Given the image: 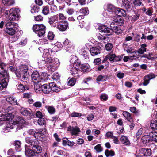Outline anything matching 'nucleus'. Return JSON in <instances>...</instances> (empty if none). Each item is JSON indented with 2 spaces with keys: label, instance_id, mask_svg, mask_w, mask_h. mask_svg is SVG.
Wrapping results in <instances>:
<instances>
[{
  "label": "nucleus",
  "instance_id": "nucleus-56",
  "mask_svg": "<svg viewBox=\"0 0 157 157\" xmlns=\"http://www.w3.org/2000/svg\"><path fill=\"white\" fill-rule=\"evenodd\" d=\"M34 19L36 21H41L43 20V17L40 15H38L34 16Z\"/></svg>",
  "mask_w": 157,
  "mask_h": 157
},
{
  "label": "nucleus",
  "instance_id": "nucleus-59",
  "mask_svg": "<svg viewBox=\"0 0 157 157\" xmlns=\"http://www.w3.org/2000/svg\"><path fill=\"white\" fill-rule=\"evenodd\" d=\"M113 136V131H109L105 134V136L107 138H112Z\"/></svg>",
  "mask_w": 157,
  "mask_h": 157
},
{
  "label": "nucleus",
  "instance_id": "nucleus-55",
  "mask_svg": "<svg viewBox=\"0 0 157 157\" xmlns=\"http://www.w3.org/2000/svg\"><path fill=\"white\" fill-rule=\"evenodd\" d=\"M94 149L98 152H99L102 151V148L101 147V144H98L94 147Z\"/></svg>",
  "mask_w": 157,
  "mask_h": 157
},
{
  "label": "nucleus",
  "instance_id": "nucleus-18",
  "mask_svg": "<svg viewBox=\"0 0 157 157\" xmlns=\"http://www.w3.org/2000/svg\"><path fill=\"white\" fill-rule=\"evenodd\" d=\"M10 119L9 113H5L1 115L0 116V126L4 124L5 121Z\"/></svg>",
  "mask_w": 157,
  "mask_h": 157
},
{
  "label": "nucleus",
  "instance_id": "nucleus-3",
  "mask_svg": "<svg viewBox=\"0 0 157 157\" xmlns=\"http://www.w3.org/2000/svg\"><path fill=\"white\" fill-rule=\"evenodd\" d=\"M5 66V64L3 63H0V81H9V73L5 70L4 67Z\"/></svg>",
  "mask_w": 157,
  "mask_h": 157
},
{
  "label": "nucleus",
  "instance_id": "nucleus-16",
  "mask_svg": "<svg viewBox=\"0 0 157 157\" xmlns=\"http://www.w3.org/2000/svg\"><path fill=\"white\" fill-rule=\"evenodd\" d=\"M20 113L23 115L28 116L29 118L30 117L32 118V116L33 115L32 112L29 111L26 109L24 108L21 107L20 109Z\"/></svg>",
  "mask_w": 157,
  "mask_h": 157
},
{
  "label": "nucleus",
  "instance_id": "nucleus-52",
  "mask_svg": "<svg viewBox=\"0 0 157 157\" xmlns=\"http://www.w3.org/2000/svg\"><path fill=\"white\" fill-rule=\"evenodd\" d=\"M96 80L97 81L99 82L104 81L105 80V76L100 75L98 77Z\"/></svg>",
  "mask_w": 157,
  "mask_h": 157
},
{
  "label": "nucleus",
  "instance_id": "nucleus-33",
  "mask_svg": "<svg viewBox=\"0 0 157 157\" xmlns=\"http://www.w3.org/2000/svg\"><path fill=\"white\" fill-rule=\"evenodd\" d=\"M12 24L14 26V29H12V28L10 27V36L14 35L16 31L18 29V26L17 23H13Z\"/></svg>",
  "mask_w": 157,
  "mask_h": 157
},
{
  "label": "nucleus",
  "instance_id": "nucleus-20",
  "mask_svg": "<svg viewBox=\"0 0 157 157\" xmlns=\"http://www.w3.org/2000/svg\"><path fill=\"white\" fill-rule=\"evenodd\" d=\"M122 6L124 7L126 9L128 10H132V3L128 0H122Z\"/></svg>",
  "mask_w": 157,
  "mask_h": 157
},
{
  "label": "nucleus",
  "instance_id": "nucleus-34",
  "mask_svg": "<svg viewBox=\"0 0 157 157\" xmlns=\"http://www.w3.org/2000/svg\"><path fill=\"white\" fill-rule=\"evenodd\" d=\"M112 32L113 31L117 34L118 35L122 33V30L119 27L117 26H114L113 27L112 29Z\"/></svg>",
  "mask_w": 157,
  "mask_h": 157
},
{
  "label": "nucleus",
  "instance_id": "nucleus-58",
  "mask_svg": "<svg viewBox=\"0 0 157 157\" xmlns=\"http://www.w3.org/2000/svg\"><path fill=\"white\" fill-rule=\"evenodd\" d=\"M14 68L13 67L10 66V70H11L12 71V73H13V74H15L17 77H21V75L20 74H17V72L15 71V70H13Z\"/></svg>",
  "mask_w": 157,
  "mask_h": 157
},
{
  "label": "nucleus",
  "instance_id": "nucleus-43",
  "mask_svg": "<svg viewBox=\"0 0 157 157\" xmlns=\"http://www.w3.org/2000/svg\"><path fill=\"white\" fill-rule=\"evenodd\" d=\"M150 125L152 129H157V121H152Z\"/></svg>",
  "mask_w": 157,
  "mask_h": 157
},
{
  "label": "nucleus",
  "instance_id": "nucleus-62",
  "mask_svg": "<svg viewBox=\"0 0 157 157\" xmlns=\"http://www.w3.org/2000/svg\"><path fill=\"white\" fill-rule=\"evenodd\" d=\"M63 44L65 46H70L71 45V42L67 39H66L63 42Z\"/></svg>",
  "mask_w": 157,
  "mask_h": 157
},
{
  "label": "nucleus",
  "instance_id": "nucleus-28",
  "mask_svg": "<svg viewBox=\"0 0 157 157\" xmlns=\"http://www.w3.org/2000/svg\"><path fill=\"white\" fill-rule=\"evenodd\" d=\"M123 115L128 121L131 122L133 121V119L129 113L124 111L123 112Z\"/></svg>",
  "mask_w": 157,
  "mask_h": 157
},
{
  "label": "nucleus",
  "instance_id": "nucleus-7",
  "mask_svg": "<svg viewBox=\"0 0 157 157\" xmlns=\"http://www.w3.org/2000/svg\"><path fill=\"white\" fill-rule=\"evenodd\" d=\"M9 12H10V10H6L5 12V14L6 16V28L5 30V32L7 33L10 34V22L9 20V16L8 15Z\"/></svg>",
  "mask_w": 157,
  "mask_h": 157
},
{
  "label": "nucleus",
  "instance_id": "nucleus-36",
  "mask_svg": "<svg viewBox=\"0 0 157 157\" xmlns=\"http://www.w3.org/2000/svg\"><path fill=\"white\" fill-rule=\"evenodd\" d=\"M42 9V12L44 14L47 15L49 13V8L48 6H43Z\"/></svg>",
  "mask_w": 157,
  "mask_h": 157
},
{
  "label": "nucleus",
  "instance_id": "nucleus-15",
  "mask_svg": "<svg viewBox=\"0 0 157 157\" xmlns=\"http://www.w3.org/2000/svg\"><path fill=\"white\" fill-rule=\"evenodd\" d=\"M25 121L21 117H18L15 121L12 123H10V129L13 128V125H15L17 124H24Z\"/></svg>",
  "mask_w": 157,
  "mask_h": 157
},
{
  "label": "nucleus",
  "instance_id": "nucleus-29",
  "mask_svg": "<svg viewBox=\"0 0 157 157\" xmlns=\"http://www.w3.org/2000/svg\"><path fill=\"white\" fill-rule=\"evenodd\" d=\"M117 11V14H118V15L121 17H125L126 15L125 11L123 9L118 8Z\"/></svg>",
  "mask_w": 157,
  "mask_h": 157
},
{
  "label": "nucleus",
  "instance_id": "nucleus-63",
  "mask_svg": "<svg viewBox=\"0 0 157 157\" xmlns=\"http://www.w3.org/2000/svg\"><path fill=\"white\" fill-rule=\"evenodd\" d=\"M33 105L36 107H41L42 106V103L40 102L37 101L35 102Z\"/></svg>",
  "mask_w": 157,
  "mask_h": 157
},
{
  "label": "nucleus",
  "instance_id": "nucleus-10",
  "mask_svg": "<svg viewBox=\"0 0 157 157\" xmlns=\"http://www.w3.org/2000/svg\"><path fill=\"white\" fill-rule=\"evenodd\" d=\"M67 131L71 132L72 135H77L80 131L79 128L77 127H71L69 126L67 128Z\"/></svg>",
  "mask_w": 157,
  "mask_h": 157
},
{
  "label": "nucleus",
  "instance_id": "nucleus-39",
  "mask_svg": "<svg viewBox=\"0 0 157 157\" xmlns=\"http://www.w3.org/2000/svg\"><path fill=\"white\" fill-rule=\"evenodd\" d=\"M9 81H5L2 80L0 83V90H3L7 86V83Z\"/></svg>",
  "mask_w": 157,
  "mask_h": 157
},
{
  "label": "nucleus",
  "instance_id": "nucleus-31",
  "mask_svg": "<svg viewBox=\"0 0 157 157\" xmlns=\"http://www.w3.org/2000/svg\"><path fill=\"white\" fill-rule=\"evenodd\" d=\"M90 66L88 64H82L80 66V68L83 72H87L89 71Z\"/></svg>",
  "mask_w": 157,
  "mask_h": 157
},
{
  "label": "nucleus",
  "instance_id": "nucleus-60",
  "mask_svg": "<svg viewBox=\"0 0 157 157\" xmlns=\"http://www.w3.org/2000/svg\"><path fill=\"white\" fill-rule=\"evenodd\" d=\"M36 117L39 118H41L43 117V115L41 112L40 111H37L36 112Z\"/></svg>",
  "mask_w": 157,
  "mask_h": 157
},
{
  "label": "nucleus",
  "instance_id": "nucleus-9",
  "mask_svg": "<svg viewBox=\"0 0 157 157\" xmlns=\"http://www.w3.org/2000/svg\"><path fill=\"white\" fill-rule=\"evenodd\" d=\"M113 20L114 23L120 26L122 25L124 22V19L119 15H116L113 17Z\"/></svg>",
  "mask_w": 157,
  "mask_h": 157
},
{
  "label": "nucleus",
  "instance_id": "nucleus-35",
  "mask_svg": "<svg viewBox=\"0 0 157 157\" xmlns=\"http://www.w3.org/2000/svg\"><path fill=\"white\" fill-rule=\"evenodd\" d=\"M46 108L47 109L49 113L51 114H54L55 112V109L52 106H46Z\"/></svg>",
  "mask_w": 157,
  "mask_h": 157
},
{
  "label": "nucleus",
  "instance_id": "nucleus-32",
  "mask_svg": "<svg viewBox=\"0 0 157 157\" xmlns=\"http://www.w3.org/2000/svg\"><path fill=\"white\" fill-rule=\"evenodd\" d=\"M48 85L49 86L50 88L51 89V90H52L53 91L57 92H58V89L56 87V85L55 83L53 82L49 83Z\"/></svg>",
  "mask_w": 157,
  "mask_h": 157
},
{
  "label": "nucleus",
  "instance_id": "nucleus-19",
  "mask_svg": "<svg viewBox=\"0 0 157 157\" xmlns=\"http://www.w3.org/2000/svg\"><path fill=\"white\" fill-rule=\"evenodd\" d=\"M4 126L2 129L3 133H8L10 131V120H8L7 121L4 122Z\"/></svg>",
  "mask_w": 157,
  "mask_h": 157
},
{
  "label": "nucleus",
  "instance_id": "nucleus-30",
  "mask_svg": "<svg viewBox=\"0 0 157 157\" xmlns=\"http://www.w3.org/2000/svg\"><path fill=\"white\" fill-rule=\"evenodd\" d=\"M24 68H25V71L22 73V78L23 80L27 79L29 76L28 74H27V71L28 68L27 66L26 65L24 66Z\"/></svg>",
  "mask_w": 157,
  "mask_h": 157
},
{
  "label": "nucleus",
  "instance_id": "nucleus-26",
  "mask_svg": "<svg viewBox=\"0 0 157 157\" xmlns=\"http://www.w3.org/2000/svg\"><path fill=\"white\" fill-rule=\"evenodd\" d=\"M43 92L45 94L49 93L51 90L49 86L47 84L43 85L41 86Z\"/></svg>",
  "mask_w": 157,
  "mask_h": 157
},
{
  "label": "nucleus",
  "instance_id": "nucleus-64",
  "mask_svg": "<svg viewBox=\"0 0 157 157\" xmlns=\"http://www.w3.org/2000/svg\"><path fill=\"white\" fill-rule=\"evenodd\" d=\"M101 59L100 58H97L94 60V63L95 65H98L101 63Z\"/></svg>",
  "mask_w": 157,
  "mask_h": 157
},
{
  "label": "nucleus",
  "instance_id": "nucleus-21",
  "mask_svg": "<svg viewBox=\"0 0 157 157\" xmlns=\"http://www.w3.org/2000/svg\"><path fill=\"white\" fill-rule=\"evenodd\" d=\"M120 140L123 144L127 146H130V142L127 136H122L120 138Z\"/></svg>",
  "mask_w": 157,
  "mask_h": 157
},
{
  "label": "nucleus",
  "instance_id": "nucleus-50",
  "mask_svg": "<svg viewBox=\"0 0 157 157\" xmlns=\"http://www.w3.org/2000/svg\"><path fill=\"white\" fill-rule=\"evenodd\" d=\"M114 10V7L112 4H108L107 6V10L110 12H112Z\"/></svg>",
  "mask_w": 157,
  "mask_h": 157
},
{
  "label": "nucleus",
  "instance_id": "nucleus-51",
  "mask_svg": "<svg viewBox=\"0 0 157 157\" xmlns=\"http://www.w3.org/2000/svg\"><path fill=\"white\" fill-rule=\"evenodd\" d=\"M55 35L52 32H49L48 35V39L50 40H53Z\"/></svg>",
  "mask_w": 157,
  "mask_h": 157
},
{
  "label": "nucleus",
  "instance_id": "nucleus-5",
  "mask_svg": "<svg viewBox=\"0 0 157 157\" xmlns=\"http://www.w3.org/2000/svg\"><path fill=\"white\" fill-rule=\"evenodd\" d=\"M32 81L33 82H41L43 81V78L40 77L38 72L34 71L31 75Z\"/></svg>",
  "mask_w": 157,
  "mask_h": 157
},
{
  "label": "nucleus",
  "instance_id": "nucleus-6",
  "mask_svg": "<svg viewBox=\"0 0 157 157\" xmlns=\"http://www.w3.org/2000/svg\"><path fill=\"white\" fill-rule=\"evenodd\" d=\"M151 154V151L150 149L142 148L139 150L138 157H145L150 156Z\"/></svg>",
  "mask_w": 157,
  "mask_h": 157
},
{
  "label": "nucleus",
  "instance_id": "nucleus-45",
  "mask_svg": "<svg viewBox=\"0 0 157 157\" xmlns=\"http://www.w3.org/2000/svg\"><path fill=\"white\" fill-rule=\"evenodd\" d=\"M107 58H108L109 60L111 61L114 62L116 60V57L115 54H109L106 56Z\"/></svg>",
  "mask_w": 157,
  "mask_h": 157
},
{
  "label": "nucleus",
  "instance_id": "nucleus-17",
  "mask_svg": "<svg viewBox=\"0 0 157 157\" xmlns=\"http://www.w3.org/2000/svg\"><path fill=\"white\" fill-rule=\"evenodd\" d=\"M25 154L28 157L34 156L36 155V153L33 150L29 149L27 147V146L25 145Z\"/></svg>",
  "mask_w": 157,
  "mask_h": 157
},
{
  "label": "nucleus",
  "instance_id": "nucleus-14",
  "mask_svg": "<svg viewBox=\"0 0 157 157\" xmlns=\"http://www.w3.org/2000/svg\"><path fill=\"white\" fill-rule=\"evenodd\" d=\"M99 29L100 30V32L104 33L106 35H110L111 34L112 29H110L105 25L100 27Z\"/></svg>",
  "mask_w": 157,
  "mask_h": 157
},
{
  "label": "nucleus",
  "instance_id": "nucleus-57",
  "mask_svg": "<svg viewBox=\"0 0 157 157\" xmlns=\"http://www.w3.org/2000/svg\"><path fill=\"white\" fill-rule=\"evenodd\" d=\"M82 64H81L80 62L78 60H77L75 61L74 63L73 67H76V68H79V67L80 68V66Z\"/></svg>",
  "mask_w": 157,
  "mask_h": 157
},
{
  "label": "nucleus",
  "instance_id": "nucleus-61",
  "mask_svg": "<svg viewBox=\"0 0 157 157\" xmlns=\"http://www.w3.org/2000/svg\"><path fill=\"white\" fill-rule=\"evenodd\" d=\"M17 88L21 92L23 91L24 90H27V89H25L24 86L21 84H20L18 85Z\"/></svg>",
  "mask_w": 157,
  "mask_h": 157
},
{
  "label": "nucleus",
  "instance_id": "nucleus-49",
  "mask_svg": "<svg viewBox=\"0 0 157 157\" xmlns=\"http://www.w3.org/2000/svg\"><path fill=\"white\" fill-rule=\"evenodd\" d=\"M39 11V8L37 6H34L32 8L31 11L32 13L38 12Z\"/></svg>",
  "mask_w": 157,
  "mask_h": 157
},
{
  "label": "nucleus",
  "instance_id": "nucleus-12",
  "mask_svg": "<svg viewBox=\"0 0 157 157\" xmlns=\"http://www.w3.org/2000/svg\"><path fill=\"white\" fill-rule=\"evenodd\" d=\"M26 142L29 144V146L32 148L36 144H37L39 141L36 139H33L29 137H27L25 139Z\"/></svg>",
  "mask_w": 157,
  "mask_h": 157
},
{
  "label": "nucleus",
  "instance_id": "nucleus-54",
  "mask_svg": "<svg viewBox=\"0 0 157 157\" xmlns=\"http://www.w3.org/2000/svg\"><path fill=\"white\" fill-rule=\"evenodd\" d=\"M113 47V45L111 43H107L105 45V48L107 51H110L112 49Z\"/></svg>",
  "mask_w": 157,
  "mask_h": 157
},
{
  "label": "nucleus",
  "instance_id": "nucleus-47",
  "mask_svg": "<svg viewBox=\"0 0 157 157\" xmlns=\"http://www.w3.org/2000/svg\"><path fill=\"white\" fill-rule=\"evenodd\" d=\"M100 99L102 101H105L108 99V96L106 94H102L100 96Z\"/></svg>",
  "mask_w": 157,
  "mask_h": 157
},
{
  "label": "nucleus",
  "instance_id": "nucleus-38",
  "mask_svg": "<svg viewBox=\"0 0 157 157\" xmlns=\"http://www.w3.org/2000/svg\"><path fill=\"white\" fill-rule=\"evenodd\" d=\"M127 44H123V47L124 48V50L126 51L128 53H132V51L133 49L132 47H127Z\"/></svg>",
  "mask_w": 157,
  "mask_h": 157
},
{
  "label": "nucleus",
  "instance_id": "nucleus-2",
  "mask_svg": "<svg viewBox=\"0 0 157 157\" xmlns=\"http://www.w3.org/2000/svg\"><path fill=\"white\" fill-rule=\"evenodd\" d=\"M32 29L33 31L40 37L44 36L46 28L43 24H35L33 26Z\"/></svg>",
  "mask_w": 157,
  "mask_h": 157
},
{
  "label": "nucleus",
  "instance_id": "nucleus-13",
  "mask_svg": "<svg viewBox=\"0 0 157 157\" xmlns=\"http://www.w3.org/2000/svg\"><path fill=\"white\" fill-rule=\"evenodd\" d=\"M155 77V75L153 74H150L146 75L144 77V81L143 83V85L144 86H146L149 82V81Z\"/></svg>",
  "mask_w": 157,
  "mask_h": 157
},
{
  "label": "nucleus",
  "instance_id": "nucleus-24",
  "mask_svg": "<svg viewBox=\"0 0 157 157\" xmlns=\"http://www.w3.org/2000/svg\"><path fill=\"white\" fill-rule=\"evenodd\" d=\"M78 69H79V68H76L75 67H72L70 69V73L75 77L78 78L79 76Z\"/></svg>",
  "mask_w": 157,
  "mask_h": 157
},
{
  "label": "nucleus",
  "instance_id": "nucleus-27",
  "mask_svg": "<svg viewBox=\"0 0 157 157\" xmlns=\"http://www.w3.org/2000/svg\"><path fill=\"white\" fill-rule=\"evenodd\" d=\"M150 135V136L145 135L142 137V140L144 143H148L149 142L152 141L151 134Z\"/></svg>",
  "mask_w": 157,
  "mask_h": 157
},
{
  "label": "nucleus",
  "instance_id": "nucleus-23",
  "mask_svg": "<svg viewBox=\"0 0 157 157\" xmlns=\"http://www.w3.org/2000/svg\"><path fill=\"white\" fill-rule=\"evenodd\" d=\"M90 52L92 56L98 55L100 53L101 50L100 49L96 47H93L90 48Z\"/></svg>",
  "mask_w": 157,
  "mask_h": 157
},
{
  "label": "nucleus",
  "instance_id": "nucleus-37",
  "mask_svg": "<svg viewBox=\"0 0 157 157\" xmlns=\"http://www.w3.org/2000/svg\"><path fill=\"white\" fill-rule=\"evenodd\" d=\"M105 153L107 157L113 156L115 155V153L112 150H109L107 149L105 150Z\"/></svg>",
  "mask_w": 157,
  "mask_h": 157
},
{
  "label": "nucleus",
  "instance_id": "nucleus-41",
  "mask_svg": "<svg viewBox=\"0 0 157 157\" xmlns=\"http://www.w3.org/2000/svg\"><path fill=\"white\" fill-rule=\"evenodd\" d=\"M38 124L41 125H44L46 123L45 119L43 118H39L37 122Z\"/></svg>",
  "mask_w": 157,
  "mask_h": 157
},
{
  "label": "nucleus",
  "instance_id": "nucleus-1",
  "mask_svg": "<svg viewBox=\"0 0 157 157\" xmlns=\"http://www.w3.org/2000/svg\"><path fill=\"white\" fill-rule=\"evenodd\" d=\"M44 60H40L38 61L40 65L43 66L45 64H47L46 66L49 71L51 72H54L59 66L60 62L59 60L57 58L52 59L50 54L49 50L45 49L44 50Z\"/></svg>",
  "mask_w": 157,
  "mask_h": 157
},
{
  "label": "nucleus",
  "instance_id": "nucleus-8",
  "mask_svg": "<svg viewBox=\"0 0 157 157\" xmlns=\"http://www.w3.org/2000/svg\"><path fill=\"white\" fill-rule=\"evenodd\" d=\"M68 27V23L67 21L59 22L57 26V29L61 31H65Z\"/></svg>",
  "mask_w": 157,
  "mask_h": 157
},
{
  "label": "nucleus",
  "instance_id": "nucleus-42",
  "mask_svg": "<svg viewBox=\"0 0 157 157\" xmlns=\"http://www.w3.org/2000/svg\"><path fill=\"white\" fill-rule=\"evenodd\" d=\"M41 82H34V89L35 90L39 91L41 89V87L42 85L40 83Z\"/></svg>",
  "mask_w": 157,
  "mask_h": 157
},
{
  "label": "nucleus",
  "instance_id": "nucleus-11",
  "mask_svg": "<svg viewBox=\"0 0 157 157\" xmlns=\"http://www.w3.org/2000/svg\"><path fill=\"white\" fill-rule=\"evenodd\" d=\"M26 142L29 144V146L32 148L36 144H37L39 141L36 139H33L29 137H27L25 139Z\"/></svg>",
  "mask_w": 157,
  "mask_h": 157
},
{
  "label": "nucleus",
  "instance_id": "nucleus-25",
  "mask_svg": "<svg viewBox=\"0 0 157 157\" xmlns=\"http://www.w3.org/2000/svg\"><path fill=\"white\" fill-rule=\"evenodd\" d=\"M39 142L37 143V144H36L32 148L35 151L36 154H39L42 151L41 147L39 145Z\"/></svg>",
  "mask_w": 157,
  "mask_h": 157
},
{
  "label": "nucleus",
  "instance_id": "nucleus-22",
  "mask_svg": "<svg viewBox=\"0 0 157 157\" xmlns=\"http://www.w3.org/2000/svg\"><path fill=\"white\" fill-rule=\"evenodd\" d=\"M147 45L145 44H143L141 45V47L137 51H135V52L136 53H139V54H142L146 51V47Z\"/></svg>",
  "mask_w": 157,
  "mask_h": 157
},
{
  "label": "nucleus",
  "instance_id": "nucleus-53",
  "mask_svg": "<svg viewBox=\"0 0 157 157\" xmlns=\"http://www.w3.org/2000/svg\"><path fill=\"white\" fill-rule=\"evenodd\" d=\"M17 104V100L13 97H10V104L14 105Z\"/></svg>",
  "mask_w": 157,
  "mask_h": 157
},
{
  "label": "nucleus",
  "instance_id": "nucleus-4",
  "mask_svg": "<svg viewBox=\"0 0 157 157\" xmlns=\"http://www.w3.org/2000/svg\"><path fill=\"white\" fill-rule=\"evenodd\" d=\"M20 10L17 8H13L10 9V20H17L19 17Z\"/></svg>",
  "mask_w": 157,
  "mask_h": 157
},
{
  "label": "nucleus",
  "instance_id": "nucleus-44",
  "mask_svg": "<svg viewBox=\"0 0 157 157\" xmlns=\"http://www.w3.org/2000/svg\"><path fill=\"white\" fill-rule=\"evenodd\" d=\"M76 82L75 79L72 78L70 79L68 82V85L70 86H72L74 85Z\"/></svg>",
  "mask_w": 157,
  "mask_h": 157
},
{
  "label": "nucleus",
  "instance_id": "nucleus-48",
  "mask_svg": "<svg viewBox=\"0 0 157 157\" xmlns=\"http://www.w3.org/2000/svg\"><path fill=\"white\" fill-rule=\"evenodd\" d=\"M132 53L133 54L132 55V56H130L131 60H133L134 59L138 58L139 57V54L136 53L135 51L133 52Z\"/></svg>",
  "mask_w": 157,
  "mask_h": 157
},
{
  "label": "nucleus",
  "instance_id": "nucleus-40",
  "mask_svg": "<svg viewBox=\"0 0 157 157\" xmlns=\"http://www.w3.org/2000/svg\"><path fill=\"white\" fill-rule=\"evenodd\" d=\"M79 12L81 13L84 15L88 14L89 13V11L87 7L82 8L80 10Z\"/></svg>",
  "mask_w": 157,
  "mask_h": 157
},
{
  "label": "nucleus",
  "instance_id": "nucleus-46",
  "mask_svg": "<svg viewBox=\"0 0 157 157\" xmlns=\"http://www.w3.org/2000/svg\"><path fill=\"white\" fill-rule=\"evenodd\" d=\"M152 141H154L157 142V133L154 132L152 133L151 134Z\"/></svg>",
  "mask_w": 157,
  "mask_h": 157
}]
</instances>
